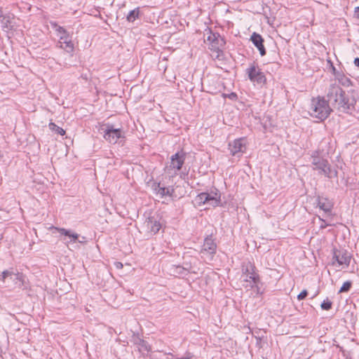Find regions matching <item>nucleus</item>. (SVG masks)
I'll return each instance as SVG.
<instances>
[{
	"label": "nucleus",
	"instance_id": "1",
	"mask_svg": "<svg viewBox=\"0 0 359 359\" xmlns=\"http://www.w3.org/2000/svg\"><path fill=\"white\" fill-rule=\"evenodd\" d=\"M326 97L329 104L343 112L350 109L353 104L346 96L345 91L335 83L331 84L327 88Z\"/></svg>",
	"mask_w": 359,
	"mask_h": 359
},
{
	"label": "nucleus",
	"instance_id": "2",
	"mask_svg": "<svg viewBox=\"0 0 359 359\" xmlns=\"http://www.w3.org/2000/svg\"><path fill=\"white\" fill-rule=\"evenodd\" d=\"M332 109L324 97H318L312 99L309 111L311 116L323 121L328 117Z\"/></svg>",
	"mask_w": 359,
	"mask_h": 359
},
{
	"label": "nucleus",
	"instance_id": "3",
	"mask_svg": "<svg viewBox=\"0 0 359 359\" xmlns=\"http://www.w3.org/2000/svg\"><path fill=\"white\" fill-rule=\"evenodd\" d=\"M311 159L313 170L318 171V174L330 179L337 176V172L331 168V165L326 158L319 156L318 151H316L313 153Z\"/></svg>",
	"mask_w": 359,
	"mask_h": 359
},
{
	"label": "nucleus",
	"instance_id": "4",
	"mask_svg": "<svg viewBox=\"0 0 359 359\" xmlns=\"http://www.w3.org/2000/svg\"><path fill=\"white\" fill-rule=\"evenodd\" d=\"M241 280L242 285L245 289H257V285L259 283V276L255 271V266L250 262L243 265Z\"/></svg>",
	"mask_w": 359,
	"mask_h": 359
},
{
	"label": "nucleus",
	"instance_id": "5",
	"mask_svg": "<svg viewBox=\"0 0 359 359\" xmlns=\"http://www.w3.org/2000/svg\"><path fill=\"white\" fill-rule=\"evenodd\" d=\"M208 41H210V56L214 60H223L224 59V39L219 34H212L208 37Z\"/></svg>",
	"mask_w": 359,
	"mask_h": 359
},
{
	"label": "nucleus",
	"instance_id": "6",
	"mask_svg": "<svg viewBox=\"0 0 359 359\" xmlns=\"http://www.w3.org/2000/svg\"><path fill=\"white\" fill-rule=\"evenodd\" d=\"M245 73L251 82L258 85H263L266 82V76L255 63H251L246 69Z\"/></svg>",
	"mask_w": 359,
	"mask_h": 359
},
{
	"label": "nucleus",
	"instance_id": "7",
	"mask_svg": "<svg viewBox=\"0 0 359 359\" xmlns=\"http://www.w3.org/2000/svg\"><path fill=\"white\" fill-rule=\"evenodd\" d=\"M220 195L217 193L202 192L196 196L195 201L198 205H208L210 206H217L219 202Z\"/></svg>",
	"mask_w": 359,
	"mask_h": 359
},
{
	"label": "nucleus",
	"instance_id": "8",
	"mask_svg": "<svg viewBox=\"0 0 359 359\" xmlns=\"http://www.w3.org/2000/svg\"><path fill=\"white\" fill-rule=\"evenodd\" d=\"M186 159V153L182 150L177 151L170 157V165L166 167L167 170H174V174L177 175V172L180 171Z\"/></svg>",
	"mask_w": 359,
	"mask_h": 359
},
{
	"label": "nucleus",
	"instance_id": "9",
	"mask_svg": "<svg viewBox=\"0 0 359 359\" xmlns=\"http://www.w3.org/2000/svg\"><path fill=\"white\" fill-rule=\"evenodd\" d=\"M106 128L104 130V139L111 144H116L118 140L123 137V131L121 129H116L114 126L109 123L104 125Z\"/></svg>",
	"mask_w": 359,
	"mask_h": 359
},
{
	"label": "nucleus",
	"instance_id": "10",
	"mask_svg": "<svg viewBox=\"0 0 359 359\" xmlns=\"http://www.w3.org/2000/svg\"><path fill=\"white\" fill-rule=\"evenodd\" d=\"M351 255L346 250H333L332 264L337 263L339 266H348L351 262Z\"/></svg>",
	"mask_w": 359,
	"mask_h": 359
},
{
	"label": "nucleus",
	"instance_id": "11",
	"mask_svg": "<svg viewBox=\"0 0 359 359\" xmlns=\"http://www.w3.org/2000/svg\"><path fill=\"white\" fill-rule=\"evenodd\" d=\"M130 341L133 345L137 347L139 352L142 355L151 351V347L149 344L144 341L138 333H133Z\"/></svg>",
	"mask_w": 359,
	"mask_h": 359
},
{
	"label": "nucleus",
	"instance_id": "12",
	"mask_svg": "<svg viewBox=\"0 0 359 359\" xmlns=\"http://www.w3.org/2000/svg\"><path fill=\"white\" fill-rule=\"evenodd\" d=\"M217 245L215 241L212 238L211 236H208L205 238L203 245H202L201 250V257H205V256H212L216 252Z\"/></svg>",
	"mask_w": 359,
	"mask_h": 359
},
{
	"label": "nucleus",
	"instance_id": "13",
	"mask_svg": "<svg viewBox=\"0 0 359 359\" xmlns=\"http://www.w3.org/2000/svg\"><path fill=\"white\" fill-rule=\"evenodd\" d=\"M245 148V140L243 138L235 140L229 144V150L233 156L240 157Z\"/></svg>",
	"mask_w": 359,
	"mask_h": 359
},
{
	"label": "nucleus",
	"instance_id": "14",
	"mask_svg": "<svg viewBox=\"0 0 359 359\" xmlns=\"http://www.w3.org/2000/svg\"><path fill=\"white\" fill-rule=\"evenodd\" d=\"M144 225L147 233L151 236L156 234L162 227L159 220L154 217H148L144 222Z\"/></svg>",
	"mask_w": 359,
	"mask_h": 359
},
{
	"label": "nucleus",
	"instance_id": "15",
	"mask_svg": "<svg viewBox=\"0 0 359 359\" xmlns=\"http://www.w3.org/2000/svg\"><path fill=\"white\" fill-rule=\"evenodd\" d=\"M57 46L63 49L67 53H72L74 50V43L72 40V36H59V40Z\"/></svg>",
	"mask_w": 359,
	"mask_h": 359
},
{
	"label": "nucleus",
	"instance_id": "16",
	"mask_svg": "<svg viewBox=\"0 0 359 359\" xmlns=\"http://www.w3.org/2000/svg\"><path fill=\"white\" fill-rule=\"evenodd\" d=\"M50 229H55V231L59 232L62 236H67L69 238V240L66 242L67 245H68L69 243H71L76 242L79 237V235L78 233L72 232L71 230H69V229H66L64 228H59V227H56V226H52L50 227Z\"/></svg>",
	"mask_w": 359,
	"mask_h": 359
},
{
	"label": "nucleus",
	"instance_id": "17",
	"mask_svg": "<svg viewBox=\"0 0 359 359\" xmlns=\"http://www.w3.org/2000/svg\"><path fill=\"white\" fill-rule=\"evenodd\" d=\"M250 40L255 46L259 50L260 55L264 56L266 54V50L263 44L264 39H262V36L256 32H254L251 36Z\"/></svg>",
	"mask_w": 359,
	"mask_h": 359
},
{
	"label": "nucleus",
	"instance_id": "18",
	"mask_svg": "<svg viewBox=\"0 0 359 359\" xmlns=\"http://www.w3.org/2000/svg\"><path fill=\"white\" fill-rule=\"evenodd\" d=\"M332 203L327 198L319 197L318 198V207L324 211L325 215H331Z\"/></svg>",
	"mask_w": 359,
	"mask_h": 359
},
{
	"label": "nucleus",
	"instance_id": "19",
	"mask_svg": "<svg viewBox=\"0 0 359 359\" xmlns=\"http://www.w3.org/2000/svg\"><path fill=\"white\" fill-rule=\"evenodd\" d=\"M51 27L55 29L59 36H70L69 32L63 27L60 26L56 22H50Z\"/></svg>",
	"mask_w": 359,
	"mask_h": 359
},
{
	"label": "nucleus",
	"instance_id": "20",
	"mask_svg": "<svg viewBox=\"0 0 359 359\" xmlns=\"http://www.w3.org/2000/svg\"><path fill=\"white\" fill-rule=\"evenodd\" d=\"M140 9L139 7L130 11L126 16V20L129 22H133L140 18Z\"/></svg>",
	"mask_w": 359,
	"mask_h": 359
},
{
	"label": "nucleus",
	"instance_id": "21",
	"mask_svg": "<svg viewBox=\"0 0 359 359\" xmlns=\"http://www.w3.org/2000/svg\"><path fill=\"white\" fill-rule=\"evenodd\" d=\"M48 128L49 129L52 131V132H54L57 135H60L61 136H63L65 135V130L59 127L58 126H57L55 123L53 122H50L49 124H48Z\"/></svg>",
	"mask_w": 359,
	"mask_h": 359
},
{
	"label": "nucleus",
	"instance_id": "22",
	"mask_svg": "<svg viewBox=\"0 0 359 359\" xmlns=\"http://www.w3.org/2000/svg\"><path fill=\"white\" fill-rule=\"evenodd\" d=\"M336 79L339 81L340 83L345 86H349L351 83V80L344 74L338 72L336 74Z\"/></svg>",
	"mask_w": 359,
	"mask_h": 359
},
{
	"label": "nucleus",
	"instance_id": "23",
	"mask_svg": "<svg viewBox=\"0 0 359 359\" xmlns=\"http://www.w3.org/2000/svg\"><path fill=\"white\" fill-rule=\"evenodd\" d=\"M159 190H161V193H160L159 196L161 198H163L165 196H172L175 191L172 187H162L161 189H160Z\"/></svg>",
	"mask_w": 359,
	"mask_h": 359
},
{
	"label": "nucleus",
	"instance_id": "24",
	"mask_svg": "<svg viewBox=\"0 0 359 359\" xmlns=\"http://www.w3.org/2000/svg\"><path fill=\"white\" fill-rule=\"evenodd\" d=\"M170 270L172 271L173 276H178V275L184 274L185 269H184V268L182 267L181 266L172 265Z\"/></svg>",
	"mask_w": 359,
	"mask_h": 359
},
{
	"label": "nucleus",
	"instance_id": "25",
	"mask_svg": "<svg viewBox=\"0 0 359 359\" xmlns=\"http://www.w3.org/2000/svg\"><path fill=\"white\" fill-rule=\"evenodd\" d=\"M13 274V271L5 270L0 273V280L2 282H5L6 278L10 276H12Z\"/></svg>",
	"mask_w": 359,
	"mask_h": 359
},
{
	"label": "nucleus",
	"instance_id": "26",
	"mask_svg": "<svg viewBox=\"0 0 359 359\" xmlns=\"http://www.w3.org/2000/svg\"><path fill=\"white\" fill-rule=\"evenodd\" d=\"M332 302L327 299L322 302L320 307L323 310L328 311L332 308Z\"/></svg>",
	"mask_w": 359,
	"mask_h": 359
},
{
	"label": "nucleus",
	"instance_id": "27",
	"mask_svg": "<svg viewBox=\"0 0 359 359\" xmlns=\"http://www.w3.org/2000/svg\"><path fill=\"white\" fill-rule=\"evenodd\" d=\"M351 287V283L350 281H346L339 290V292H346L349 291Z\"/></svg>",
	"mask_w": 359,
	"mask_h": 359
},
{
	"label": "nucleus",
	"instance_id": "28",
	"mask_svg": "<svg viewBox=\"0 0 359 359\" xmlns=\"http://www.w3.org/2000/svg\"><path fill=\"white\" fill-rule=\"evenodd\" d=\"M161 187H162V186H161V182H154L152 184V189H153V191H154V193L156 195H158V196H159V194L161 193V190H159V189H161Z\"/></svg>",
	"mask_w": 359,
	"mask_h": 359
},
{
	"label": "nucleus",
	"instance_id": "29",
	"mask_svg": "<svg viewBox=\"0 0 359 359\" xmlns=\"http://www.w3.org/2000/svg\"><path fill=\"white\" fill-rule=\"evenodd\" d=\"M15 279L20 282H21L22 283V285H24V282H25V276L22 273H17L15 274Z\"/></svg>",
	"mask_w": 359,
	"mask_h": 359
},
{
	"label": "nucleus",
	"instance_id": "30",
	"mask_svg": "<svg viewBox=\"0 0 359 359\" xmlns=\"http://www.w3.org/2000/svg\"><path fill=\"white\" fill-rule=\"evenodd\" d=\"M307 291L306 290H304L302 292H301L298 296H297V299L299 300H302V299H304L306 296H307Z\"/></svg>",
	"mask_w": 359,
	"mask_h": 359
},
{
	"label": "nucleus",
	"instance_id": "31",
	"mask_svg": "<svg viewBox=\"0 0 359 359\" xmlns=\"http://www.w3.org/2000/svg\"><path fill=\"white\" fill-rule=\"evenodd\" d=\"M228 97L229 99L231 100H236L238 98V95L235 93H231L230 94H226V98Z\"/></svg>",
	"mask_w": 359,
	"mask_h": 359
},
{
	"label": "nucleus",
	"instance_id": "32",
	"mask_svg": "<svg viewBox=\"0 0 359 359\" xmlns=\"http://www.w3.org/2000/svg\"><path fill=\"white\" fill-rule=\"evenodd\" d=\"M319 219L322 222V224L320 226V229H325L330 225L329 224L326 223L323 219H321L320 217H319Z\"/></svg>",
	"mask_w": 359,
	"mask_h": 359
},
{
	"label": "nucleus",
	"instance_id": "33",
	"mask_svg": "<svg viewBox=\"0 0 359 359\" xmlns=\"http://www.w3.org/2000/svg\"><path fill=\"white\" fill-rule=\"evenodd\" d=\"M354 17L359 18V6L355 7L354 9Z\"/></svg>",
	"mask_w": 359,
	"mask_h": 359
},
{
	"label": "nucleus",
	"instance_id": "34",
	"mask_svg": "<svg viewBox=\"0 0 359 359\" xmlns=\"http://www.w3.org/2000/svg\"><path fill=\"white\" fill-rule=\"evenodd\" d=\"M114 265L117 268V269H122L123 265L121 262H116L114 263Z\"/></svg>",
	"mask_w": 359,
	"mask_h": 359
},
{
	"label": "nucleus",
	"instance_id": "35",
	"mask_svg": "<svg viewBox=\"0 0 359 359\" xmlns=\"http://www.w3.org/2000/svg\"><path fill=\"white\" fill-rule=\"evenodd\" d=\"M329 62H330V65H331V67H332V72H333V74H334V76H336V74L338 73L336 71V68L333 66L332 63L329 60L328 61Z\"/></svg>",
	"mask_w": 359,
	"mask_h": 359
},
{
	"label": "nucleus",
	"instance_id": "36",
	"mask_svg": "<svg viewBox=\"0 0 359 359\" xmlns=\"http://www.w3.org/2000/svg\"><path fill=\"white\" fill-rule=\"evenodd\" d=\"M354 65L356 66V67H359V57H356L355 58L354 60Z\"/></svg>",
	"mask_w": 359,
	"mask_h": 359
},
{
	"label": "nucleus",
	"instance_id": "37",
	"mask_svg": "<svg viewBox=\"0 0 359 359\" xmlns=\"http://www.w3.org/2000/svg\"><path fill=\"white\" fill-rule=\"evenodd\" d=\"M188 175V173H187H187L182 172V173L180 174V177L184 178V176H185V175Z\"/></svg>",
	"mask_w": 359,
	"mask_h": 359
},
{
	"label": "nucleus",
	"instance_id": "38",
	"mask_svg": "<svg viewBox=\"0 0 359 359\" xmlns=\"http://www.w3.org/2000/svg\"><path fill=\"white\" fill-rule=\"evenodd\" d=\"M168 355H172V354L171 353H168Z\"/></svg>",
	"mask_w": 359,
	"mask_h": 359
}]
</instances>
